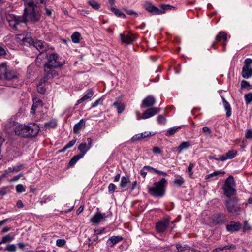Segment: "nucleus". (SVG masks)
I'll list each match as a JSON object with an SVG mask.
<instances>
[{
    "instance_id": "nucleus-1",
    "label": "nucleus",
    "mask_w": 252,
    "mask_h": 252,
    "mask_svg": "<svg viewBox=\"0 0 252 252\" xmlns=\"http://www.w3.org/2000/svg\"><path fill=\"white\" fill-rule=\"evenodd\" d=\"M65 63L63 59L60 57L56 53H52L47 56V62L44 65V71L45 75L41 80V83H46L58 75L56 68L60 67Z\"/></svg>"
},
{
    "instance_id": "nucleus-2",
    "label": "nucleus",
    "mask_w": 252,
    "mask_h": 252,
    "mask_svg": "<svg viewBox=\"0 0 252 252\" xmlns=\"http://www.w3.org/2000/svg\"><path fill=\"white\" fill-rule=\"evenodd\" d=\"M6 128L8 132H12L14 130L16 135L22 137L35 136L40 130L39 126L35 123L28 125L20 124L16 126L14 122L7 124Z\"/></svg>"
},
{
    "instance_id": "nucleus-3",
    "label": "nucleus",
    "mask_w": 252,
    "mask_h": 252,
    "mask_svg": "<svg viewBox=\"0 0 252 252\" xmlns=\"http://www.w3.org/2000/svg\"><path fill=\"white\" fill-rule=\"evenodd\" d=\"M0 79L8 81L6 85L15 87L18 80V75L15 72L8 70L6 64H2L0 65Z\"/></svg>"
},
{
    "instance_id": "nucleus-4",
    "label": "nucleus",
    "mask_w": 252,
    "mask_h": 252,
    "mask_svg": "<svg viewBox=\"0 0 252 252\" xmlns=\"http://www.w3.org/2000/svg\"><path fill=\"white\" fill-rule=\"evenodd\" d=\"M167 181L164 178H162L159 181L154 183V186L149 189V193L153 197H161L165 193V186Z\"/></svg>"
},
{
    "instance_id": "nucleus-5",
    "label": "nucleus",
    "mask_w": 252,
    "mask_h": 252,
    "mask_svg": "<svg viewBox=\"0 0 252 252\" xmlns=\"http://www.w3.org/2000/svg\"><path fill=\"white\" fill-rule=\"evenodd\" d=\"M24 14L22 16H16L14 15H10L7 17V21L9 23V26L15 31L19 30V26L20 23H26L28 21V19L25 16L27 12L26 7L24 10Z\"/></svg>"
},
{
    "instance_id": "nucleus-6",
    "label": "nucleus",
    "mask_w": 252,
    "mask_h": 252,
    "mask_svg": "<svg viewBox=\"0 0 252 252\" xmlns=\"http://www.w3.org/2000/svg\"><path fill=\"white\" fill-rule=\"evenodd\" d=\"M22 41L24 44H28L30 45H33L41 53H43L48 49L47 43L41 40L35 41L31 37H23Z\"/></svg>"
},
{
    "instance_id": "nucleus-7",
    "label": "nucleus",
    "mask_w": 252,
    "mask_h": 252,
    "mask_svg": "<svg viewBox=\"0 0 252 252\" xmlns=\"http://www.w3.org/2000/svg\"><path fill=\"white\" fill-rule=\"evenodd\" d=\"M87 143L83 142L81 143L78 146V150L80 151V153L74 156L70 160L69 165L72 166L74 165L78 160L82 158L87 153L88 150L90 149Z\"/></svg>"
},
{
    "instance_id": "nucleus-8",
    "label": "nucleus",
    "mask_w": 252,
    "mask_h": 252,
    "mask_svg": "<svg viewBox=\"0 0 252 252\" xmlns=\"http://www.w3.org/2000/svg\"><path fill=\"white\" fill-rule=\"evenodd\" d=\"M234 181L232 176H230L226 179L223 187L224 194L228 197H230L235 194L236 191L234 188Z\"/></svg>"
},
{
    "instance_id": "nucleus-9",
    "label": "nucleus",
    "mask_w": 252,
    "mask_h": 252,
    "mask_svg": "<svg viewBox=\"0 0 252 252\" xmlns=\"http://www.w3.org/2000/svg\"><path fill=\"white\" fill-rule=\"evenodd\" d=\"M169 7V5H162L161 7L163 9L160 10L158 7L154 6L151 2L148 1L145 2L143 5V7L145 10L154 15H159L164 13V10L166 9L167 8Z\"/></svg>"
},
{
    "instance_id": "nucleus-10",
    "label": "nucleus",
    "mask_w": 252,
    "mask_h": 252,
    "mask_svg": "<svg viewBox=\"0 0 252 252\" xmlns=\"http://www.w3.org/2000/svg\"><path fill=\"white\" fill-rule=\"evenodd\" d=\"M37 7H30L32 8V10L29 13L27 8V12L25 16L28 20L29 19L32 22H36L39 20L41 15L39 11L37 9Z\"/></svg>"
},
{
    "instance_id": "nucleus-11",
    "label": "nucleus",
    "mask_w": 252,
    "mask_h": 252,
    "mask_svg": "<svg viewBox=\"0 0 252 252\" xmlns=\"http://www.w3.org/2000/svg\"><path fill=\"white\" fill-rule=\"evenodd\" d=\"M226 206L230 213L238 214L240 211V207L237 204V200L234 198L227 201Z\"/></svg>"
},
{
    "instance_id": "nucleus-12",
    "label": "nucleus",
    "mask_w": 252,
    "mask_h": 252,
    "mask_svg": "<svg viewBox=\"0 0 252 252\" xmlns=\"http://www.w3.org/2000/svg\"><path fill=\"white\" fill-rule=\"evenodd\" d=\"M160 111V108L158 107H152L145 110L142 114L141 118L143 119H146L152 117L158 114Z\"/></svg>"
},
{
    "instance_id": "nucleus-13",
    "label": "nucleus",
    "mask_w": 252,
    "mask_h": 252,
    "mask_svg": "<svg viewBox=\"0 0 252 252\" xmlns=\"http://www.w3.org/2000/svg\"><path fill=\"white\" fill-rule=\"evenodd\" d=\"M156 99L154 96L149 95L142 100L141 107L143 108L151 107L156 103Z\"/></svg>"
},
{
    "instance_id": "nucleus-14",
    "label": "nucleus",
    "mask_w": 252,
    "mask_h": 252,
    "mask_svg": "<svg viewBox=\"0 0 252 252\" xmlns=\"http://www.w3.org/2000/svg\"><path fill=\"white\" fill-rule=\"evenodd\" d=\"M242 227V225L239 222L231 221L226 226V230L229 232H235L238 231Z\"/></svg>"
},
{
    "instance_id": "nucleus-15",
    "label": "nucleus",
    "mask_w": 252,
    "mask_h": 252,
    "mask_svg": "<svg viewBox=\"0 0 252 252\" xmlns=\"http://www.w3.org/2000/svg\"><path fill=\"white\" fill-rule=\"evenodd\" d=\"M169 219H165L157 223L156 225L157 231L159 233L164 232L166 230L169 225Z\"/></svg>"
},
{
    "instance_id": "nucleus-16",
    "label": "nucleus",
    "mask_w": 252,
    "mask_h": 252,
    "mask_svg": "<svg viewBox=\"0 0 252 252\" xmlns=\"http://www.w3.org/2000/svg\"><path fill=\"white\" fill-rule=\"evenodd\" d=\"M212 221L215 224H222L227 221V220L224 214L218 213L213 217Z\"/></svg>"
},
{
    "instance_id": "nucleus-17",
    "label": "nucleus",
    "mask_w": 252,
    "mask_h": 252,
    "mask_svg": "<svg viewBox=\"0 0 252 252\" xmlns=\"http://www.w3.org/2000/svg\"><path fill=\"white\" fill-rule=\"evenodd\" d=\"M237 154V152L234 150H231L228 151L226 154V155H221L218 158H210V159H214L216 160H220V161H225L226 159H230L234 158Z\"/></svg>"
},
{
    "instance_id": "nucleus-18",
    "label": "nucleus",
    "mask_w": 252,
    "mask_h": 252,
    "mask_svg": "<svg viewBox=\"0 0 252 252\" xmlns=\"http://www.w3.org/2000/svg\"><path fill=\"white\" fill-rule=\"evenodd\" d=\"M120 37L122 43L126 44H130L136 39V37L132 34L126 35L125 34H120Z\"/></svg>"
},
{
    "instance_id": "nucleus-19",
    "label": "nucleus",
    "mask_w": 252,
    "mask_h": 252,
    "mask_svg": "<svg viewBox=\"0 0 252 252\" xmlns=\"http://www.w3.org/2000/svg\"><path fill=\"white\" fill-rule=\"evenodd\" d=\"M107 217L105 214H102L101 213L98 212H97L91 219V221L94 224H98L103 219Z\"/></svg>"
},
{
    "instance_id": "nucleus-20",
    "label": "nucleus",
    "mask_w": 252,
    "mask_h": 252,
    "mask_svg": "<svg viewBox=\"0 0 252 252\" xmlns=\"http://www.w3.org/2000/svg\"><path fill=\"white\" fill-rule=\"evenodd\" d=\"M242 76L244 78L248 79L252 76V68L243 66L242 71Z\"/></svg>"
},
{
    "instance_id": "nucleus-21",
    "label": "nucleus",
    "mask_w": 252,
    "mask_h": 252,
    "mask_svg": "<svg viewBox=\"0 0 252 252\" xmlns=\"http://www.w3.org/2000/svg\"><path fill=\"white\" fill-rule=\"evenodd\" d=\"M93 91L92 89L88 90L86 94L84 95V96L78 100L77 104L76 105L81 103L83 101L90 99L93 96Z\"/></svg>"
},
{
    "instance_id": "nucleus-22",
    "label": "nucleus",
    "mask_w": 252,
    "mask_h": 252,
    "mask_svg": "<svg viewBox=\"0 0 252 252\" xmlns=\"http://www.w3.org/2000/svg\"><path fill=\"white\" fill-rule=\"evenodd\" d=\"M123 239L122 237L120 236H114L110 238L107 242V243L110 247H112L114 245L120 242Z\"/></svg>"
},
{
    "instance_id": "nucleus-23",
    "label": "nucleus",
    "mask_w": 252,
    "mask_h": 252,
    "mask_svg": "<svg viewBox=\"0 0 252 252\" xmlns=\"http://www.w3.org/2000/svg\"><path fill=\"white\" fill-rule=\"evenodd\" d=\"M223 106L226 111V115L227 117H229L231 115V107L230 104L223 97H221Z\"/></svg>"
},
{
    "instance_id": "nucleus-24",
    "label": "nucleus",
    "mask_w": 252,
    "mask_h": 252,
    "mask_svg": "<svg viewBox=\"0 0 252 252\" xmlns=\"http://www.w3.org/2000/svg\"><path fill=\"white\" fill-rule=\"evenodd\" d=\"M177 252H192L193 250L191 248L187 245L182 246L180 244L176 245Z\"/></svg>"
},
{
    "instance_id": "nucleus-25",
    "label": "nucleus",
    "mask_w": 252,
    "mask_h": 252,
    "mask_svg": "<svg viewBox=\"0 0 252 252\" xmlns=\"http://www.w3.org/2000/svg\"><path fill=\"white\" fill-rule=\"evenodd\" d=\"M24 5L28 6L29 8L32 7H38L39 3L38 0H23Z\"/></svg>"
},
{
    "instance_id": "nucleus-26",
    "label": "nucleus",
    "mask_w": 252,
    "mask_h": 252,
    "mask_svg": "<svg viewBox=\"0 0 252 252\" xmlns=\"http://www.w3.org/2000/svg\"><path fill=\"white\" fill-rule=\"evenodd\" d=\"M85 126V122L83 119L80 120V121L76 124L73 127V132L74 133L77 134L79 131L83 128Z\"/></svg>"
},
{
    "instance_id": "nucleus-27",
    "label": "nucleus",
    "mask_w": 252,
    "mask_h": 252,
    "mask_svg": "<svg viewBox=\"0 0 252 252\" xmlns=\"http://www.w3.org/2000/svg\"><path fill=\"white\" fill-rule=\"evenodd\" d=\"M190 146V143L189 141L183 142L177 148L178 153H181L183 150L187 149Z\"/></svg>"
},
{
    "instance_id": "nucleus-28",
    "label": "nucleus",
    "mask_w": 252,
    "mask_h": 252,
    "mask_svg": "<svg viewBox=\"0 0 252 252\" xmlns=\"http://www.w3.org/2000/svg\"><path fill=\"white\" fill-rule=\"evenodd\" d=\"M113 105L117 108L118 113H122L125 110V107L124 104L120 102L116 101L113 103Z\"/></svg>"
},
{
    "instance_id": "nucleus-29",
    "label": "nucleus",
    "mask_w": 252,
    "mask_h": 252,
    "mask_svg": "<svg viewBox=\"0 0 252 252\" xmlns=\"http://www.w3.org/2000/svg\"><path fill=\"white\" fill-rule=\"evenodd\" d=\"M42 102L40 100H33V104L32 105V108L31 110V113H34L36 110L38 108L39 106H42Z\"/></svg>"
},
{
    "instance_id": "nucleus-30",
    "label": "nucleus",
    "mask_w": 252,
    "mask_h": 252,
    "mask_svg": "<svg viewBox=\"0 0 252 252\" xmlns=\"http://www.w3.org/2000/svg\"><path fill=\"white\" fill-rule=\"evenodd\" d=\"M227 38V34L222 32H219V34L216 36L215 40L216 42H219L221 40H223L224 41H226Z\"/></svg>"
},
{
    "instance_id": "nucleus-31",
    "label": "nucleus",
    "mask_w": 252,
    "mask_h": 252,
    "mask_svg": "<svg viewBox=\"0 0 252 252\" xmlns=\"http://www.w3.org/2000/svg\"><path fill=\"white\" fill-rule=\"evenodd\" d=\"M175 179L174 183L176 185L180 187L184 183V179L180 176L176 175H175Z\"/></svg>"
},
{
    "instance_id": "nucleus-32",
    "label": "nucleus",
    "mask_w": 252,
    "mask_h": 252,
    "mask_svg": "<svg viewBox=\"0 0 252 252\" xmlns=\"http://www.w3.org/2000/svg\"><path fill=\"white\" fill-rule=\"evenodd\" d=\"M57 126V122L55 120H52L44 124V126L45 128L50 129L52 128H55Z\"/></svg>"
},
{
    "instance_id": "nucleus-33",
    "label": "nucleus",
    "mask_w": 252,
    "mask_h": 252,
    "mask_svg": "<svg viewBox=\"0 0 252 252\" xmlns=\"http://www.w3.org/2000/svg\"><path fill=\"white\" fill-rule=\"evenodd\" d=\"M235 248H236V247L234 245H226L223 247H220L217 248L214 250V251L215 252H219L220 251H223L225 249H235Z\"/></svg>"
},
{
    "instance_id": "nucleus-34",
    "label": "nucleus",
    "mask_w": 252,
    "mask_h": 252,
    "mask_svg": "<svg viewBox=\"0 0 252 252\" xmlns=\"http://www.w3.org/2000/svg\"><path fill=\"white\" fill-rule=\"evenodd\" d=\"M81 37V34L78 32H75L73 33L71 35V39L73 42L77 43L80 41V38Z\"/></svg>"
},
{
    "instance_id": "nucleus-35",
    "label": "nucleus",
    "mask_w": 252,
    "mask_h": 252,
    "mask_svg": "<svg viewBox=\"0 0 252 252\" xmlns=\"http://www.w3.org/2000/svg\"><path fill=\"white\" fill-rule=\"evenodd\" d=\"M111 10L114 12L115 15L118 17H122L124 18H126V15L122 12L119 9H117L115 7H111Z\"/></svg>"
},
{
    "instance_id": "nucleus-36",
    "label": "nucleus",
    "mask_w": 252,
    "mask_h": 252,
    "mask_svg": "<svg viewBox=\"0 0 252 252\" xmlns=\"http://www.w3.org/2000/svg\"><path fill=\"white\" fill-rule=\"evenodd\" d=\"M181 128L180 126L177 127H172L168 129V130L166 133V136H171L174 134L177 131Z\"/></svg>"
},
{
    "instance_id": "nucleus-37",
    "label": "nucleus",
    "mask_w": 252,
    "mask_h": 252,
    "mask_svg": "<svg viewBox=\"0 0 252 252\" xmlns=\"http://www.w3.org/2000/svg\"><path fill=\"white\" fill-rule=\"evenodd\" d=\"M76 141V139H73L70 142H69L62 149L60 150L62 152H64L67 149H69L71 147H72L75 143Z\"/></svg>"
},
{
    "instance_id": "nucleus-38",
    "label": "nucleus",
    "mask_w": 252,
    "mask_h": 252,
    "mask_svg": "<svg viewBox=\"0 0 252 252\" xmlns=\"http://www.w3.org/2000/svg\"><path fill=\"white\" fill-rule=\"evenodd\" d=\"M24 167L23 165H20L18 166H15L13 168H9L7 171L9 173L14 172H17L21 170Z\"/></svg>"
},
{
    "instance_id": "nucleus-39",
    "label": "nucleus",
    "mask_w": 252,
    "mask_h": 252,
    "mask_svg": "<svg viewBox=\"0 0 252 252\" xmlns=\"http://www.w3.org/2000/svg\"><path fill=\"white\" fill-rule=\"evenodd\" d=\"M202 131L205 136L210 137L212 136V132L210 128L207 126H204L202 128Z\"/></svg>"
},
{
    "instance_id": "nucleus-40",
    "label": "nucleus",
    "mask_w": 252,
    "mask_h": 252,
    "mask_svg": "<svg viewBox=\"0 0 252 252\" xmlns=\"http://www.w3.org/2000/svg\"><path fill=\"white\" fill-rule=\"evenodd\" d=\"M130 181L129 179L126 177H123L121 179V181L120 184V187L121 188H124L125 187L127 183H129Z\"/></svg>"
},
{
    "instance_id": "nucleus-41",
    "label": "nucleus",
    "mask_w": 252,
    "mask_h": 252,
    "mask_svg": "<svg viewBox=\"0 0 252 252\" xmlns=\"http://www.w3.org/2000/svg\"><path fill=\"white\" fill-rule=\"evenodd\" d=\"M89 4L94 9H98L100 7L98 3L94 0H91L88 1Z\"/></svg>"
},
{
    "instance_id": "nucleus-42",
    "label": "nucleus",
    "mask_w": 252,
    "mask_h": 252,
    "mask_svg": "<svg viewBox=\"0 0 252 252\" xmlns=\"http://www.w3.org/2000/svg\"><path fill=\"white\" fill-rule=\"evenodd\" d=\"M241 88L242 89L248 88V90H250L252 88L250 83L248 81L244 80H242L241 82Z\"/></svg>"
},
{
    "instance_id": "nucleus-43",
    "label": "nucleus",
    "mask_w": 252,
    "mask_h": 252,
    "mask_svg": "<svg viewBox=\"0 0 252 252\" xmlns=\"http://www.w3.org/2000/svg\"><path fill=\"white\" fill-rule=\"evenodd\" d=\"M245 101L247 104H250L252 101V93H249L244 96Z\"/></svg>"
},
{
    "instance_id": "nucleus-44",
    "label": "nucleus",
    "mask_w": 252,
    "mask_h": 252,
    "mask_svg": "<svg viewBox=\"0 0 252 252\" xmlns=\"http://www.w3.org/2000/svg\"><path fill=\"white\" fill-rule=\"evenodd\" d=\"M17 247L15 244H8L5 248V251L14 252L16 251Z\"/></svg>"
},
{
    "instance_id": "nucleus-45",
    "label": "nucleus",
    "mask_w": 252,
    "mask_h": 252,
    "mask_svg": "<svg viewBox=\"0 0 252 252\" xmlns=\"http://www.w3.org/2000/svg\"><path fill=\"white\" fill-rule=\"evenodd\" d=\"M224 174H225V172L224 171H215V172H214L213 173H212L211 174H210L206 176V177H207V178H209L213 177L214 176H219V175H223Z\"/></svg>"
},
{
    "instance_id": "nucleus-46",
    "label": "nucleus",
    "mask_w": 252,
    "mask_h": 252,
    "mask_svg": "<svg viewBox=\"0 0 252 252\" xmlns=\"http://www.w3.org/2000/svg\"><path fill=\"white\" fill-rule=\"evenodd\" d=\"M13 238L9 235H6V236L2 237L1 241L0 242V245L2 243H5L9 242L13 240Z\"/></svg>"
},
{
    "instance_id": "nucleus-47",
    "label": "nucleus",
    "mask_w": 252,
    "mask_h": 252,
    "mask_svg": "<svg viewBox=\"0 0 252 252\" xmlns=\"http://www.w3.org/2000/svg\"><path fill=\"white\" fill-rule=\"evenodd\" d=\"M16 190L18 193H22L25 191L26 189L22 184H18L16 186Z\"/></svg>"
},
{
    "instance_id": "nucleus-48",
    "label": "nucleus",
    "mask_w": 252,
    "mask_h": 252,
    "mask_svg": "<svg viewBox=\"0 0 252 252\" xmlns=\"http://www.w3.org/2000/svg\"><path fill=\"white\" fill-rule=\"evenodd\" d=\"M158 123L160 125H164L166 123V118L162 115H160L157 118Z\"/></svg>"
},
{
    "instance_id": "nucleus-49",
    "label": "nucleus",
    "mask_w": 252,
    "mask_h": 252,
    "mask_svg": "<svg viewBox=\"0 0 252 252\" xmlns=\"http://www.w3.org/2000/svg\"><path fill=\"white\" fill-rule=\"evenodd\" d=\"M123 9L128 15H135L136 16L138 15L136 12L131 9H128L126 7L123 8Z\"/></svg>"
},
{
    "instance_id": "nucleus-50",
    "label": "nucleus",
    "mask_w": 252,
    "mask_h": 252,
    "mask_svg": "<svg viewBox=\"0 0 252 252\" xmlns=\"http://www.w3.org/2000/svg\"><path fill=\"white\" fill-rule=\"evenodd\" d=\"M194 166L193 163H190L188 168V172L190 177H192L193 175L192 169Z\"/></svg>"
},
{
    "instance_id": "nucleus-51",
    "label": "nucleus",
    "mask_w": 252,
    "mask_h": 252,
    "mask_svg": "<svg viewBox=\"0 0 252 252\" xmlns=\"http://www.w3.org/2000/svg\"><path fill=\"white\" fill-rule=\"evenodd\" d=\"M116 189V185L113 183H110L108 186V191L110 193H113Z\"/></svg>"
},
{
    "instance_id": "nucleus-52",
    "label": "nucleus",
    "mask_w": 252,
    "mask_h": 252,
    "mask_svg": "<svg viewBox=\"0 0 252 252\" xmlns=\"http://www.w3.org/2000/svg\"><path fill=\"white\" fill-rule=\"evenodd\" d=\"M65 244V241L64 239H59L56 241V245L59 247H62Z\"/></svg>"
},
{
    "instance_id": "nucleus-53",
    "label": "nucleus",
    "mask_w": 252,
    "mask_h": 252,
    "mask_svg": "<svg viewBox=\"0 0 252 252\" xmlns=\"http://www.w3.org/2000/svg\"><path fill=\"white\" fill-rule=\"evenodd\" d=\"M251 64H252V59L247 58L244 61V65L243 66L251 67Z\"/></svg>"
},
{
    "instance_id": "nucleus-54",
    "label": "nucleus",
    "mask_w": 252,
    "mask_h": 252,
    "mask_svg": "<svg viewBox=\"0 0 252 252\" xmlns=\"http://www.w3.org/2000/svg\"><path fill=\"white\" fill-rule=\"evenodd\" d=\"M37 90L39 93L43 94L45 92L46 89L44 87L42 86L41 84H39L37 86Z\"/></svg>"
},
{
    "instance_id": "nucleus-55",
    "label": "nucleus",
    "mask_w": 252,
    "mask_h": 252,
    "mask_svg": "<svg viewBox=\"0 0 252 252\" xmlns=\"http://www.w3.org/2000/svg\"><path fill=\"white\" fill-rule=\"evenodd\" d=\"M105 230V228L103 227L100 229H95L94 230V235H97L98 234H101L104 232Z\"/></svg>"
},
{
    "instance_id": "nucleus-56",
    "label": "nucleus",
    "mask_w": 252,
    "mask_h": 252,
    "mask_svg": "<svg viewBox=\"0 0 252 252\" xmlns=\"http://www.w3.org/2000/svg\"><path fill=\"white\" fill-rule=\"evenodd\" d=\"M245 137L247 139H252V130L251 129L247 130L245 134Z\"/></svg>"
},
{
    "instance_id": "nucleus-57",
    "label": "nucleus",
    "mask_w": 252,
    "mask_h": 252,
    "mask_svg": "<svg viewBox=\"0 0 252 252\" xmlns=\"http://www.w3.org/2000/svg\"><path fill=\"white\" fill-rule=\"evenodd\" d=\"M141 139H142V138L141 137L140 134H136L134 136H133L131 138V141L132 142H134L136 141L140 140Z\"/></svg>"
},
{
    "instance_id": "nucleus-58",
    "label": "nucleus",
    "mask_w": 252,
    "mask_h": 252,
    "mask_svg": "<svg viewBox=\"0 0 252 252\" xmlns=\"http://www.w3.org/2000/svg\"><path fill=\"white\" fill-rule=\"evenodd\" d=\"M144 169H146V170H148L149 172H154V173H156V172L157 171L156 169H155L153 167H151L150 166H145L144 167Z\"/></svg>"
},
{
    "instance_id": "nucleus-59",
    "label": "nucleus",
    "mask_w": 252,
    "mask_h": 252,
    "mask_svg": "<svg viewBox=\"0 0 252 252\" xmlns=\"http://www.w3.org/2000/svg\"><path fill=\"white\" fill-rule=\"evenodd\" d=\"M153 152L155 154H160L162 151L159 147H154L153 148Z\"/></svg>"
},
{
    "instance_id": "nucleus-60",
    "label": "nucleus",
    "mask_w": 252,
    "mask_h": 252,
    "mask_svg": "<svg viewBox=\"0 0 252 252\" xmlns=\"http://www.w3.org/2000/svg\"><path fill=\"white\" fill-rule=\"evenodd\" d=\"M250 229V226L248 224L247 221L244 222V226H243V231H245L246 230H248Z\"/></svg>"
},
{
    "instance_id": "nucleus-61",
    "label": "nucleus",
    "mask_w": 252,
    "mask_h": 252,
    "mask_svg": "<svg viewBox=\"0 0 252 252\" xmlns=\"http://www.w3.org/2000/svg\"><path fill=\"white\" fill-rule=\"evenodd\" d=\"M140 134L141 137L142 138V139H143L144 138L149 136L150 135V133H148L147 132H145L143 133H140Z\"/></svg>"
},
{
    "instance_id": "nucleus-62",
    "label": "nucleus",
    "mask_w": 252,
    "mask_h": 252,
    "mask_svg": "<svg viewBox=\"0 0 252 252\" xmlns=\"http://www.w3.org/2000/svg\"><path fill=\"white\" fill-rule=\"evenodd\" d=\"M23 175V174L21 173L17 176H15L12 178V181H17L18 180H19L20 179V178L22 177Z\"/></svg>"
},
{
    "instance_id": "nucleus-63",
    "label": "nucleus",
    "mask_w": 252,
    "mask_h": 252,
    "mask_svg": "<svg viewBox=\"0 0 252 252\" xmlns=\"http://www.w3.org/2000/svg\"><path fill=\"white\" fill-rule=\"evenodd\" d=\"M87 146H88L90 148H91L92 146V142L93 140L91 138H88L87 139Z\"/></svg>"
},
{
    "instance_id": "nucleus-64",
    "label": "nucleus",
    "mask_w": 252,
    "mask_h": 252,
    "mask_svg": "<svg viewBox=\"0 0 252 252\" xmlns=\"http://www.w3.org/2000/svg\"><path fill=\"white\" fill-rule=\"evenodd\" d=\"M16 205L18 208H22L24 206L23 202L20 200L17 201Z\"/></svg>"
}]
</instances>
